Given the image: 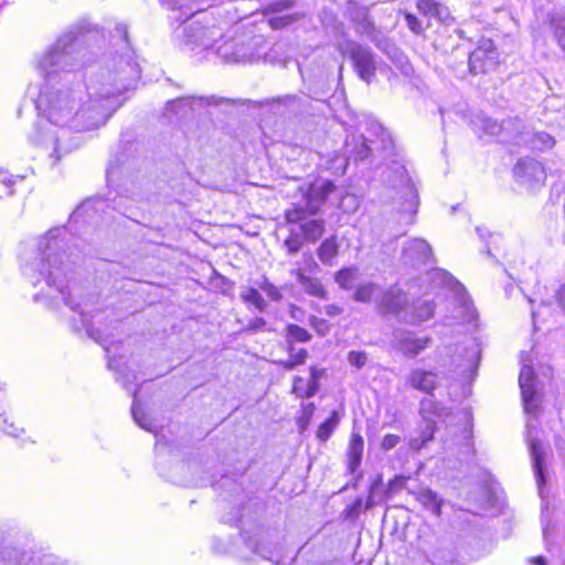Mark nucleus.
<instances>
[{"instance_id": "39448f33", "label": "nucleus", "mask_w": 565, "mask_h": 565, "mask_svg": "<svg viewBox=\"0 0 565 565\" xmlns=\"http://www.w3.org/2000/svg\"><path fill=\"white\" fill-rule=\"evenodd\" d=\"M339 51L350 57L354 71L362 81H372L376 73V62L375 54L369 46L354 40H344L339 44Z\"/></svg>"}, {"instance_id": "ea45409f", "label": "nucleus", "mask_w": 565, "mask_h": 565, "mask_svg": "<svg viewBox=\"0 0 565 565\" xmlns=\"http://www.w3.org/2000/svg\"><path fill=\"white\" fill-rule=\"evenodd\" d=\"M303 238L300 234L291 231L290 235L284 241V245L288 250V254H297L303 245Z\"/></svg>"}, {"instance_id": "6e6552de", "label": "nucleus", "mask_w": 565, "mask_h": 565, "mask_svg": "<svg viewBox=\"0 0 565 565\" xmlns=\"http://www.w3.org/2000/svg\"><path fill=\"white\" fill-rule=\"evenodd\" d=\"M184 33V45L189 50H195L202 47L206 50L211 47L216 38L221 36V32L215 26H204L201 23L194 21L183 28Z\"/></svg>"}, {"instance_id": "338daca9", "label": "nucleus", "mask_w": 565, "mask_h": 565, "mask_svg": "<svg viewBox=\"0 0 565 565\" xmlns=\"http://www.w3.org/2000/svg\"><path fill=\"white\" fill-rule=\"evenodd\" d=\"M57 113H58V109H55V108H54V109H52V110H49V115H47V116H49V119L53 121V120H54V117H55V115H56Z\"/></svg>"}, {"instance_id": "c756f323", "label": "nucleus", "mask_w": 565, "mask_h": 565, "mask_svg": "<svg viewBox=\"0 0 565 565\" xmlns=\"http://www.w3.org/2000/svg\"><path fill=\"white\" fill-rule=\"evenodd\" d=\"M131 414L134 417V420L145 430L153 431L154 426L152 425L151 420L149 419L148 415L140 408L138 401H137V391L134 392V402L131 406Z\"/></svg>"}, {"instance_id": "6e6d98bb", "label": "nucleus", "mask_w": 565, "mask_h": 565, "mask_svg": "<svg viewBox=\"0 0 565 565\" xmlns=\"http://www.w3.org/2000/svg\"><path fill=\"white\" fill-rule=\"evenodd\" d=\"M409 445L413 449H416V450H419L422 449L423 447H425L427 444L425 443V440H423V438L419 436V437H416V438H412L411 441H409Z\"/></svg>"}, {"instance_id": "ddd939ff", "label": "nucleus", "mask_w": 565, "mask_h": 565, "mask_svg": "<svg viewBox=\"0 0 565 565\" xmlns=\"http://www.w3.org/2000/svg\"><path fill=\"white\" fill-rule=\"evenodd\" d=\"M475 125L480 128L484 134L490 136L501 137L503 141L514 140V137L510 136V129L515 127L516 129L521 126L519 119H508L499 122L495 119L479 115L476 118Z\"/></svg>"}, {"instance_id": "b1692460", "label": "nucleus", "mask_w": 565, "mask_h": 565, "mask_svg": "<svg viewBox=\"0 0 565 565\" xmlns=\"http://www.w3.org/2000/svg\"><path fill=\"white\" fill-rule=\"evenodd\" d=\"M364 443L362 436L353 434L350 440L348 451V469L350 473H354L361 465Z\"/></svg>"}, {"instance_id": "f03ea898", "label": "nucleus", "mask_w": 565, "mask_h": 565, "mask_svg": "<svg viewBox=\"0 0 565 565\" xmlns=\"http://www.w3.org/2000/svg\"><path fill=\"white\" fill-rule=\"evenodd\" d=\"M344 15L352 23L355 33L365 36L380 51H382L393 63L403 65L406 61L405 54L376 26L370 14V8L354 0L345 3Z\"/></svg>"}, {"instance_id": "412c9836", "label": "nucleus", "mask_w": 565, "mask_h": 565, "mask_svg": "<svg viewBox=\"0 0 565 565\" xmlns=\"http://www.w3.org/2000/svg\"><path fill=\"white\" fill-rule=\"evenodd\" d=\"M291 274L296 276L297 281L308 295L321 299L326 298L327 291L319 279L305 275L301 269L292 270Z\"/></svg>"}, {"instance_id": "5701e85b", "label": "nucleus", "mask_w": 565, "mask_h": 565, "mask_svg": "<svg viewBox=\"0 0 565 565\" xmlns=\"http://www.w3.org/2000/svg\"><path fill=\"white\" fill-rule=\"evenodd\" d=\"M339 248L340 246L337 242V236L332 235L322 241L317 249V256L322 264L332 266L334 259L339 255Z\"/></svg>"}, {"instance_id": "774afa93", "label": "nucleus", "mask_w": 565, "mask_h": 565, "mask_svg": "<svg viewBox=\"0 0 565 565\" xmlns=\"http://www.w3.org/2000/svg\"><path fill=\"white\" fill-rule=\"evenodd\" d=\"M308 259L315 268H318V264L315 262L312 255L308 254Z\"/></svg>"}, {"instance_id": "bf43d9fd", "label": "nucleus", "mask_w": 565, "mask_h": 565, "mask_svg": "<svg viewBox=\"0 0 565 565\" xmlns=\"http://www.w3.org/2000/svg\"><path fill=\"white\" fill-rule=\"evenodd\" d=\"M313 412H315V404L313 403H309V404L303 406V414L307 417V420L310 419V417L312 416Z\"/></svg>"}, {"instance_id": "aec40b11", "label": "nucleus", "mask_w": 565, "mask_h": 565, "mask_svg": "<svg viewBox=\"0 0 565 565\" xmlns=\"http://www.w3.org/2000/svg\"><path fill=\"white\" fill-rule=\"evenodd\" d=\"M300 231L301 236L307 243H315L319 241L326 231V221L323 218H312L308 220V217L303 221H300Z\"/></svg>"}, {"instance_id": "13d9d810", "label": "nucleus", "mask_w": 565, "mask_h": 565, "mask_svg": "<svg viewBox=\"0 0 565 565\" xmlns=\"http://www.w3.org/2000/svg\"><path fill=\"white\" fill-rule=\"evenodd\" d=\"M557 300L563 311L565 312V284L559 288L557 292Z\"/></svg>"}, {"instance_id": "473e14b6", "label": "nucleus", "mask_w": 565, "mask_h": 565, "mask_svg": "<svg viewBox=\"0 0 565 565\" xmlns=\"http://www.w3.org/2000/svg\"><path fill=\"white\" fill-rule=\"evenodd\" d=\"M324 373V370H320L316 366L310 367V380L307 383V387L303 394H300V397L311 398L315 396L319 390V380Z\"/></svg>"}, {"instance_id": "7c9ffc66", "label": "nucleus", "mask_w": 565, "mask_h": 565, "mask_svg": "<svg viewBox=\"0 0 565 565\" xmlns=\"http://www.w3.org/2000/svg\"><path fill=\"white\" fill-rule=\"evenodd\" d=\"M66 230H61V228H53V230H50L49 232H46V234L44 235L42 242H41V245L44 249H49V248H57L60 247V243H65L66 242Z\"/></svg>"}, {"instance_id": "79ce46f5", "label": "nucleus", "mask_w": 565, "mask_h": 565, "mask_svg": "<svg viewBox=\"0 0 565 565\" xmlns=\"http://www.w3.org/2000/svg\"><path fill=\"white\" fill-rule=\"evenodd\" d=\"M404 18H405V22H406L408 29L413 33H415L417 35L424 33L425 28L423 26L422 22L418 20V18L416 15H414L413 13H405Z\"/></svg>"}, {"instance_id": "a211bd4d", "label": "nucleus", "mask_w": 565, "mask_h": 565, "mask_svg": "<svg viewBox=\"0 0 565 565\" xmlns=\"http://www.w3.org/2000/svg\"><path fill=\"white\" fill-rule=\"evenodd\" d=\"M435 312V305L428 300L409 301L407 308V316L409 320H404V323L416 324L430 319Z\"/></svg>"}, {"instance_id": "5fc2aeb1", "label": "nucleus", "mask_w": 565, "mask_h": 565, "mask_svg": "<svg viewBox=\"0 0 565 565\" xmlns=\"http://www.w3.org/2000/svg\"><path fill=\"white\" fill-rule=\"evenodd\" d=\"M439 553L440 552H437L433 555L434 559H433V563L436 564V565H449L454 562V555L451 553H449V558L448 559H445V561H441L440 557H439Z\"/></svg>"}, {"instance_id": "bb28decb", "label": "nucleus", "mask_w": 565, "mask_h": 565, "mask_svg": "<svg viewBox=\"0 0 565 565\" xmlns=\"http://www.w3.org/2000/svg\"><path fill=\"white\" fill-rule=\"evenodd\" d=\"M417 499L426 509L431 510L436 515H440L443 500L439 499L436 492L424 489L418 493Z\"/></svg>"}, {"instance_id": "a18cd8bd", "label": "nucleus", "mask_w": 565, "mask_h": 565, "mask_svg": "<svg viewBox=\"0 0 565 565\" xmlns=\"http://www.w3.org/2000/svg\"><path fill=\"white\" fill-rule=\"evenodd\" d=\"M401 437L397 435H386L382 440V448L384 450H391L398 445Z\"/></svg>"}, {"instance_id": "e433bc0d", "label": "nucleus", "mask_w": 565, "mask_h": 565, "mask_svg": "<svg viewBox=\"0 0 565 565\" xmlns=\"http://www.w3.org/2000/svg\"><path fill=\"white\" fill-rule=\"evenodd\" d=\"M17 178L0 172V200L9 198L14 193Z\"/></svg>"}, {"instance_id": "de8ad7c7", "label": "nucleus", "mask_w": 565, "mask_h": 565, "mask_svg": "<svg viewBox=\"0 0 565 565\" xmlns=\"http://www.w3.org/2000/svg\"><path fill=\"white\" fill-rule=\"evenodd\" d=\"M278 100H279V103H281L284 105H298V106L303 105L302 98L297 95H286L284 97H279Z\"/></svg>"}, {"instance_id": "c03bdc74", "label": "nucleus", "mask_w": 565, "mask_h": 565, "mask_svg": "<svg viewBox=\"0 0 565 565\" xmlns=\"http://www.w3.org/2000/svg\"><path fill=\"white\" fill-rule=\"evenodd\" d=\"M435 430H436V424H435L434 419L425 420V426L422 429L420 437L423 438V440H425L426 444L428 441L433 440Z\"/></svg>"}, {"instance_id": "603ef678", "label": "nucleus", "mask_w": 565, "mask_h": 565, "mask_svg": "<svg viewBox=\"0 0 565 565\" xmlns=\"http://www.w3.org/2000/svg\"><path fill=\"white\" fill-rule=\"evenodd\" d=\"M308 355L309 354L306 349H300L298 352L294 353L292 356H290V359H292L296 365L298 366L305 364Z\"/></svg>"}, {"instance_id": "37998d69", "label": "nucleus", "mask_w": 565, "mask_h": 565, "mask_svg": "<svg viewBox=\"0 0 565 565\" xmlns=\"http://www.w3.org/2000/svg\"><path fill=\"white\" fill-rule=\"evenodd\" d=\"M348 361L356 369H361L365 365L367 355L365 352L351 351L348 355Z\"/></svg>"}, {"instance_id": "0e129e2a", "label": "nucleus", "mask_w": 565, "mask_h": 565, "mask_svg": "<svg viewBox=\"0 0 565 565\" xmlns=\"http://www.w3.org/2000/svg\"><path fill=\"white\" fill-rule=\"evenodd\" d=\"M286 342H287V352L289 353L290 356H292V354L295 353V341H290L288 338H286Z\"/></svg>"}, {"instance_id": "e2e57ef3", "label": "nucleus", "mask_w": 565, "mask_h": 565, "mask_svg": "<svg viewBox=\"0 0 565 565\" xmlns=\"http://www.w3.org/2000/svg\"><path fill=\"white\" fill-rule=\"evenodd\" d=\"M533 565H546V559L543 556H536L531 559Z\"/></svg>"}, {"instance_id": "72a5a7b5", "label": "nucleus", "mask_w": 565, "mask_h": 565, "mask_svg": "<svg viewBox=\"0 0 565 565\" xmlns=\"http://www.w3.org/2000/svg\"><path fill=\"white\" fill-rule=\"evenodd\" d=\"M459 303V312L456 318H459L463 321L471 322L476 318V310L470 301L465 295H460L457 298Z\"/></svg>"}, {"instance_id": "f3484780", "label": "nucleus", "mask_w": 565, "mask_h": 565, "mask_svg": "<svg viewBox=\"0 0 565 565\" xmlns=\"http://www.w3.org/2000/svg\"><path fill=\"white\" fill-rule=\"evenodd\" d=\"M530 452L533 461V469L536 478L537 486L540 491H542L543 486L545 484V475H544V459L545 451L543 449L542 443L537 438H530L529 441Z\"/></svg>"}, {"instance_id": "09e8293b", "label": "nucleus", "mask_w": 565, "mask_h": 565, "mask_svg": "<svg viewBox=\"0 0 565 565\" xmlns=\"http://www.w3.org/2000/svg\"><path fill=\"white\" fill-rule=\"evenodd\" d=\"M306 387L307 383L305 379H302L301 376H296L294 380L292 392L300 397V394H303Z\"/></svg>"}, {"instance_id": "0eeeda50", "label": "nucleus", "mask_w": 565, "mask_h": 565, "mask_svg": "<svg viewBox=\"0 0 565 565\" xmlns=\"http://www.w3.org/2000/svg\"><path fill=\"white\" fill-rule=\"evenodd\" d=\"M500 64V53L491 39H481L477 47L469 55V71L473 75L487 74L495 71Z\"/></svg>"}, {"instance_id": "6ab92c4d", "label": "nucleus", "mask_w": 565, "mask_h": 565, "mask_svg": "<svg viewBox=\"0 0 565 565\" xmlns=\"http://www.w3.org/2000/svg\"><path fill=\"white\" fill-rule=\"evenodd\" d=\"M437 375L430 371L413 370L408 376V383L416 390L423 391L428 395H433V391L436 388Z\"/></svg>"}, {"instance_id": "a878e982", "label": "nucleus", "mask_w": 565, "mask_h": 565, "mask_svg": "<svg viewBox=\"0 0 565 565\" xmlns=\"http://www.w3.org/2000/svg\"><path fill=\"white\" fill-rule=\"evenodd\" d=\"M358 271L355 267H344L335 273L334 280L340 288L351 290L356 287Z\"/></svg>"}, {"instance_id": "a19ab883", "label": "nucleus", "mask_w": 565, "mask_h": 565, "mask_svg": "<svg viewBox=\"0 0 565 565\" xmlns=\"http://www.w3.org/2000/svg\"><path fill=\"white\" fill-rule=\"evenodd\" d=\"M258 287L266 292V295L273 300V301H279L282 296L279 289L271 284L267 278H264L262 282L258 284Z\"/></svg>"}, {"instance_id": "9d476101", "label": "nucleus", "mask_w": 565, "mask_h": 565, "mask_svg": "<svg viewBox=\"0 0 565 565\" xmlns=\"http://www.w3.org/2000/svg\"><path fill=\"white\" fill-rule=\"evenodd\" d=\"M433 256L430 245L422 238H412L404 243L401 253V262L411 267L427 264Z\"/></svg>"}, {"instance_id": "f8f14e48", "label": "nucleus", "mask_w": 565, "mask_h": 565, "mask_svg": "<svg viewBox=\"0 0 565 565\" xmlns=\"http://www.w3.org/2000/svg\"><path fill=\"white\" fill-rule=\"evenodd\" d=\"M535 373L530 365H524L519 375V385L521 388L524 411L536 416L539 404L536 391L534 388Z\"/></svg>"}, {"instance_id": "20e7f679", "label": "nucleus", "mask_w": 565, "mask_h": 565, "mask_svg": "<svg viewBox=\"0 0 565 565\" xmlns=\"http://www.w3.org/2000/svg\"><path fill=\"white\" fill-rule=\"evenodd\" d=\"M334 189L335 186L331 181L311 184L303 194V202L294 203L290 209L285 211L286 223L296 224L309 216L317 215Z\"/></svg>"}, {"instance_id": "4c0bfd02", "label": "nucleus", "mask_w": 565, "mask_h": 565, "mask_svg": "<svg viewBox=\"0 0 565 565\" xmlns=\"http://www.w3.org/2000/svg\"><path fill=\"white\" fill-rule=\"evenodd\" d=\"M404 184V194L407 198V206L405 210H407L409 213L415 214L416 212V205H417V193L414 188V185L411 183V180L408 178L403 181Z\"/></svg>"}, {"instance_id": "dca6fc26", "label": "nucleus", "mask_w": 565, "mask_h": 565, "mask_svg": "<svg viewBox=\"0 0 565 565\" xmlns=\"http://www.w3.org/2000/svg\"><path fill=\"white\" fill-rule=\"evenodd\" d=\"M416 7L428 19H436L443 23L452 20L448 8L437 0H417Z\"/></svg>"}, {"instance_id": "680f3d73", "label": "nucleus", "mask_w": 565, "mask_h": 565, "mask_svg": "<svg viewBox=\"0 0 565 565\" xmlns=\"http://www.w3.org/2000/svg\"><path fill=\"white\" fill-rule=\"evenodd\" d=\"M188 100V98H177V99H173V100H170L168 103V107L170 109H173L174 107H177L178 105H181L183 103H185Z\"/></svg>"}, {"instance_id": "c85d7f7f", "label": "nucleus", "mask_w": 565, "mask_h": 565, "mask_svg": "<svg viewBox=\"0 0 565 565\" xmlns=\"http://www.w3.org/2000/svg\"><path fill=\"white\" fill-rule=\"evenodd\" d=\"M339 422V414L337 411H333L331 415L319 425L317 430V438L321 441L328 440L338 426Z\"/></svg>"}, {"instance_id": "2f4dec72", "label": "nucleus", "mask_w": 565, "mask_h": 565, "mask_svg": "<svg viewBox=\"0 0 565 565\" xmlns=\"http://www.w3.org/2000/svg\"><path fill=\"white\" fill-rule=\"evenodd\" d=\"M241 298L244 302L254 305L260 312H265L267 309V302L256 288H248L241 294Z\"/></svg>"}, {"instance_id": "1a4fd4ad", "label": "nucleus", "mask_w": 565, "mask_h": 565, "mask_svg": "<svg viewBox=\"0 0 565 565\" xmlns=\"http://www.w3.org/2000/svg\"><path fill=\"white\" fill-rule=\"evenodd\" d=\"M296 6V0H276L268 3L265 8L266 14H276L269 18V25L275 30H279L301 19L303 15L302 13H285L295 9Z\"/></svg>"}, {"instance_id": "f704fd0d", "label": "nucleus", "mask_w": 565, "mask_h": 565, "mask_svg": "<svg viewBox=\"0 0 565 565\" xmlns=\"http://www.w3.org/2000/svg\"><path fill=\"white\" fill-rule=\"evenodd\" d=\"M286 338L290 341L306 343L311 340V334L302 327L290 323L286 328Z\"/></svg>"}, {"instance_id": "4d7b16f0", "label": "nucleus", "mask_w": 565, "mask_h": 565, "mask_svg": "<svg viewBox=\"0 0 565 565\" xmlns=\"http://www.w3.org/2000/svg\"><path fill=\"white\" fill-rule=\"evenodd\" d=\"M276 363L286 371H291L297 366L292 359L278 361Z\"/></svg>"}, {"instance_id": "052dcab7", "label": "nucleus", "mask_w": 565, "mask_h": 565, "mask_svg": "<svg viewBox=\"0 0 565 565\" xmlns=\"http://www.w3.org/2000/svg\"><path fill=\"white\" fill-rule=\"evenodd\" d=\"M341 311L342 310L339 307L334 306V305L327 306V308H326V312L329 316L339 315Z\"/></svg>"}, {"instance_id": "4468645a", "label": "nucleus", "mask_w": 565, "mask_h": 565, "mask_svg": "<svg viewBox=\"0 0 565 565\" xmlns=\"http://www.w3.org/2000/svg\"><path fill=\"white\" fill-rule=\"evenodd\" d=\"M514 142L518 145L525 143L531 149L542 151L552 148L555 140L551 135L544 131L523 130L516 132Z\"/></svg>"}, {"instance_id": "864d4df0", "label": "nucleus", "mask_w": 565, "mask_h": 565, "mask_svg": "<svg viewBox=\"0 0 565 565\" xmlns=\"http://www.w3.org/2000/svg\"><path fill=\"white\" fill-rule=\"evenodd\" d=\"M403 484H404L403 478H395L394 480H392L386 487L387 495H391L393 492L401 489L403 487Z\"/></svg>"}, {"instance_id": "423d86ee", "label": "nucleus", "mask_w": 565, "mask_h": 565, "mask_svg": "<svg viewBox=\"0 0 565 565\" xmlns=\"http://www.w3.org/2000/svg\"><path fill=\"white\" fill-rule=\"evenodd\" d=\"M408 295L396 285L390 286L376 299V310L381 316H392L401 322L409 320L407 308L409 307Z\"/></svg>"}, {"instance_id": "f257e3e1", "label": "nucleus", "mask_w": 565, "mask_h": 565, "mask_svg": "<svg viewBox=\"0 0 565 565\" xmlns=\"http://www.w3.org/2000/svg\"><path fill=\"white\" fill-rule=\"evenodd\" d=\"M137 64L130 57H118L92 74L86 83L87 100L75 114L77 127L90 130L105 125L121 106L118 97L128 90L138 77Z\"/></svg>"}, {"instance_id": "cd10ccee", "label": "nucleus", "mask_w": 565, "mask_h": 565, "mask_svg": "<svg viewBox=\"0 0 565 565\" xmlns=\"http://www.w3.org/2000/svg\"><path fill=\"white\" fill-rule=\"evenodd\" d=\"M379 289L380 286L373 281L360 284L354 288L353 299L358 302L369 303Z\"/></svg>"}, {"instance_id": "8fccbe9b", "label": "nucleus", "mask_w": 565, "mask_h": 565, "mask_svg": "<svg viewBox=\"0 0 565 565\" xmlns=\"http://www.w3.org/2000/svg\"><path fill=\"white\" fill-rule=\"evenodd\" d=\"M363 505V499L358 498L347 509L348 515L350 516H356L359 512L361 511Z\"/></svg>"}, {"instance_id": "7ed1b4c3", "label": "nucleus", "mask_w": 565, "mask_h": 565, "mask_svg": "<svg viewBox=\"0 0 565 565\" xmlns=\"http://www.w3.org/2000/svg\"><path fill=\"white\" fill-rule=\"evenodd\" d=\"M370 137L352 135L347 138L344 149L349 160L363 161L370 158L374 151H390L393 147L391 135L379 122L369 126Z\"/></svg>"}, {"instance_id": "4be33fe9", "label": "nucleus", "mask_w": 565, "mask_h": 565, "mask_svg": "<svg viewBox=\"0 0 565 565\" xmlns=\"http://www.w3.org/2000/svg\"><path fill=\"white\" fill-rule=\"evenodd\" d=\"M433 396L428 395L419 403V413L424 420L434 419V417H446L449 414V409L436 402Z\"/></svg>"}, {"instance_id": "393cba45", "label": "nucleus", "mask_w": 565, "mask_h": 565, "mask_svg": "<svg viewBox=\"0 0 565 565\" xmlns=\"http://www.w3.org/2000/svg\"><path fill=\"white\" fill-rule=\"evenodd\" d=\"M383 487L382 478L381 476H377L371 483L369 497L364 507L365 510L372 509L374 505L390 497L387 495L386 488L383 489Z\"/></svg>"}, {"instance_id": "58836bf2", "label": "nucleus", "mask_w": 565, "mask_h": 565, "mask_svg": "<svg viewBox=\"0 0 565 565\" xmlns=\"http://www.w3.org/2000/svg\"><path fill=\"white\" fill-rule=\"evenodd\" d=\"M551 25L554 31V38L556 39L561 49L565 52V19L554 18L552 19Z\"/></svg>"}, {"instance_id": "3c124183", "label": "nucleus", "mask_w": 565, "mask_h": 565, "mask_svg": "<svg viewBox=\"0 0 565 565\" xmlns=\"http://www.w3.org/2000/svg\"><path fill=\"white\" fill-rule=\"evenodd\" d=\"M117 35L127 44L129 45V39H128V26L125 23H118L115 29Z\"/></svg>"}, {"instance_id": "c9c22d12", "label": "nucleus", "mask_w": 565, "mask_h": 565, "mask_svg": "<svg viewBox=\"0 0 565 565\" xmlns=\"http://www.w3.org/2000/svg\"><path fill=\"white\" fill-rule=\"evenodd\" d=\"M85 34L89 35L90 38H95L98 34V30L88 21L79 20L76 23L75 30H73V43L78 40L79 36H84Z\"/></svg>"}, {"instance_id": "2eb2a0df", "label": "nucleus", "mask_w": 565, "mask_h": 565, "mask_svg": "<svg viewBox=\"0 0 565 565\" xmlns=\"http://www.w3.org/2000/svg\"><path fill=\"white\" fill-rule=\"evenodd\" d=\"M395 339L398 342V350L409 358H415L431 343L429 337L418 338L411 332H401Z\"/></svg>"}, {"instance_id": "9b49d317", "label": "nucleus", "mask_w": 565, "mask_h": 565, "mask_svg": "<svg viewBox=\"0 0 565 565\" xmlns=\"http://www.w3.org/2000/svg\"><path fill=\"white\" fill-rule=\"evenodd\" d=\"M514 177L529 186H535L542 184L546 179V172L541 162L532 159L524 158L520 159L514 169Z\"/></svg>"}, {"instance_id": "69168bd1", "label": "nucleus", "mask_w": 565, "mask_h": 565, "mask_svg": "<svg viewBox=\"0 0 565 565\" xmlns=\"http://www.w3.org/2000/svg\"><path fill=\"white\" fill-rule=\"evenodd\" d=\"M253 551H254V553H255V554L260 555L263 558H269V557L267 556V554H266L265 550H264L262 546H258V545H257V546H255V547H254V550H253Z\"/></svg>"}, {"instance_id": "49530a36", "label": "nucleus", "mask_w": 565, "mask_h": 565, "mask_svg": "<svg viewBox=\"0 0 565 565\" xmlns=\"http://www.w3.org/2000/svg\"><path fill=\"white\" fill-rule=\"evenodd\" d=\"M266 324H267V322L264 318L256 317V318L249 320L245 330L246 331H259V330H263L266 327Z\"/></svg>"}]
</instances>
